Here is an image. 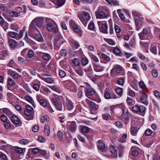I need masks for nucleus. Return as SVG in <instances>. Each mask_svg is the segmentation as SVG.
<instances>
[{
    "label": "nucleus",
    "mask_w": 160,
    "mask_h": 160,
    "mask_svg": "<svg viewBox=\"0 0 160 160\" xmlns=\"http://www.w3.org/2000/svg\"><path fill=\"white\" fill-rule=\"evenodd\" d=\"M86 83L88 86L85 88V95L87 98H89L96 92L93 88H91L88 83L87 82Z\"/></svg>",
    "instance_id": "6e6552de"
},
{
    "label": "nucleus",
    "mask_w": 160,
    "mask_h": 160,
    "mask_svg": "<svg viewBox=\"0 0 160 160\" xmlns=\"http://www.w3.org/2000/svg\"><path fill=\"white\" fill-rule=\"evenodd\" d=\"M102 118L105 120H111V117L110 115L108 113H105L102 114Z\"/></svg>",
    "instance_id": "7c9ffc66"
},
{
    "label": "nucleus",
    "mask_w": 160,
    "mask_h": 160,
    "mask_svg": "<svg viewBox=\"0 0 160 160\" xmlns=\"http://www.w3.org/2000/svg\"><path fill=\"white\" fill-rule=\"evenodd\" d=\"M78 17L85 27L86 26L88 21L91 18L90 14L86 11H84L81 14H78Z\"/></svg>",
    "instance_id": "f03ea898"
},
{
    "label": "nucleus",
    "mask_w": 160,
    "mask_h": 160,
    "mask_svg": "<svg viewBox=\"0 0 160 160\" xmlns=\"http://www.w3.org/2000/svg\"><path fill=\"white\" fill-rule=\"evenodd\" d=\"M43 80L46 82L49 83H54V79L51 78H43Z\"/></svg>",
    "instance_id": "c03bdc74"
},
{
    "label": "nucleus",
    "mask_w": 160,
    "mask_h": 160,
    "mask_svg": "<svg viewBox=\"0 0 160 160\" xmlns=\"http://www.w3.org/2000/svg\"><path fill=\"white\" fill-rule=\"evenodd\" d=\"M54 2L59 7H61L64 4L65 0H54Z\"/></svg>",
    "instance_id": "72a5a7b5"
},
{
    "label": "nucleus",
    "mask_w": 160,
    "mask_h": 160,
    "mask_svg": "<svg viewBox=\"0 0 160 160\" xmlns=\"http://www.w3.org/2000/svg\"><path fill=\"white\" fill-rule=\"evenodd\" d=\"M18 34V33L14 32H8L7 35L8 37H9L12 38H15L16 36Z\"/></svg>",
    "instance_id": "37998d69"
},
{
    "label": "nucleus",
    "mask_w": 160,
    "mask_h": 160,
    "mask_svg": "<svg viewBox=\"0 0 160 160\" xmlns=\"http://www.w3.org/2000/svg\"><path fill=\"white\" fill-rule=\"evenodd\" d=\"M66 107L68 110H71L74 107L73 103L70 100L67 99L66 100Z\"/></svg>",
    "instance_id": "6ab92c4d"
},
{
    "label": "nucleus",
    "mask_w": 160,
    "mask_h": 160,
    "mask_svg": "<svg viewBox=\"0 0 160 160\" xmlns=\"http://www.w3.org/2000/svg\"><path fill=\"white\" fill-rule=\"evenodd\" d=\"M7 83L10 86H13L15 84L14 81L12 78H8Z\"/></svg>",
    "instance_id": "58836bf2"
},
{
    "label": "nucleus",
    "mask_w": 160,
    "mask_h": 160,
    "mask_svg": "<svg viewBox=\"0 0 160 160\" xmlns=\"http://www.w3.org/2000/svg\"><path fill=\"white\" fill-rule=\"evenodd\" d=\"M113 53L117 56H120L121 54V50L118 47H116L113 48Z\"/></svg>",
    "instance_id": "4c0bfd02"
},
{
    "label": "nucleus",
    "mask_w": 160,
    "mask_h": 160,
    "mask_svg": "<svg viewBox=\"0 0 160 160\" xmlns=\"http://www.w3.org/2000/svg\"><path fill=\"white\" fill-rule=\"evenodd\" d=\"M81 62L83 66H86L88 63V60L86 58H82Z\"/></svg>",
    "instance_id": "de8ad7c7"
},
{
    "label": "nucleus",
    "mask_w": 160,
    "mask_h": 160,
    "mask_svg": "<svg viewBox=\"0 0 160 160\" xmlns=\"http://www.w3.org/2000/svg\"><path fill=\"white\" fill-rule=\"evenodd\" d=\"M62 97L61 96H59L58 95H54V97L51 99V100L54 105L62 102Z\"/></svg>",
    "instance_id": "dca6fc26"
},
{
    "label": "nucleus",
    "mask_w": 160,
    "mask_h": 160,
    "mask_svg": "<svg viewBox=\"0 0 160 160\" xmlns=\"http://www.w3.org/2000/svg\"><path fill=\"white\" fill-rule=\"evenodd\" d=\"M57 136L58 139L61 141H62L63 139V134L62 132L60 131H59L57 133Z\"/></svg>",
    "instance_id": "e2e57ef3"
},
{
    "label": "nucleus",
    "mask_w": 160,
    "mask_h": 160,
    "mask_svg": "<svg viewBox=\"0 0 160 160\" xmlns=\"http://www.w3.org/2000/svg\"><path fill=\"white\" fill-rule=\"evenodd\" d=\"M49 87L52 90L54 91H55L59 93L61 92V89L59 87L54 85L49 86Z\"/></svg>",
    "instance_id": "f704fd0d"
},
{
    "label": "nucleus",
    "mask_w": 160,
    "mask_h": 160,
    "mask_svg": "<svg viewBox=\"0 0 160 160\" xmlns=\"http://www.w3.org/2000/svg\"><path fill=\"white\" fill-rule=\"evenodd\" d=\"M80 132L83 134L84 133H87L89 130V128L85 126H81L80 127Z\"/></svg>",
    "instance_id": "a878e982"
},
{
    "label": "nucleus",
    "mask_w": 160,
    "mask_h": 160,
    "mask_svg": "<svg viewBox=\"0 0 160 160\" xmlns=\"http://www.w3.org/2000/svg\"><path fill=\"white\" fill-rule=\"evenodd\" d=\"M11 120L12 122L15 124H21V122L19 118L17 116L13 115L11 118Z\"/></svg>",
    "instance_id": "a211bd4d"
},
{
    "label": "nucleus",
    "mask_w": 160,
    "mask_h": 160,
    "mask_svg": "<svg viewBox=\"0 0 160 160\" xmlns=\"http://www.w3.org/2000/svg\"><path fill=\"white\" fill-rule=\"evenodd\" d=\"M108 3L111 5H113L114 6H118L119 5V2L118 1L116 0H105Z\"/></svg>",
    "instance_id": "473e14b6"
},
{
    "label": "nucleus",
    "mask_w": 160,
    "mask_h": 160,
    "mask_svg": "<svg viewBox=\"0 0 160 160\" xmlns=\"http://www.w3.org/2000/svg\"><path fill=\"white\" fill-rule=\"evenodd\" d=\"M57 109L60 111L62 110V102L54 104Z\"/></svg>",
    "instance_id": "a18cd8bd"
},
{
    "label": "nucleus",
    "mask_w": 160,
    "mask_h": 160,
    "mask_svg": "<svg viewBox=\"0 0 160 160\" xmlns=\"http://www.w3.org/2000/svg\"><path fill=\"white\" fill-rule=\"evenodd\" d=\"M69 42L72 47L76 48H78L80 45L79 43L76 41L72 38H70L69 39Z\"/></svg>",
    "instance_id": "aec40b11"
},
{
    "label": "nucleus",
    "mask_w": 160,
    "mask_h": 160,
    "mask_svg": "<svg viewBox=\"0 0 160 160\" xmlns=\"http://www.w3.org/2000/svg\"><path fill=\"white\" fill-rule=\"evenodd\" d=\"M38 3L39 7L40 8L44 7L46 4L45 2L42 0H39Z\"/></svg>",
    "instance_id": "680f3d73"
},
{
    "label": "nucleus",
    "mask_w": 160,
    "mask_h": 160,
    "mask_svg": "<svg viewBox=\"0 0 160 160\" xmlns=\"http://www.w3.org/2000/svg\"><path fill=\"white\" fill-rule=\"evenodd\" d=\"M104 40L106 42L110 45L113 46L115 44V42L112 39L104 38Z\"/></svg>",
    "instance_id": "79ce46f5"
},
{
    "label": "nucleus",
    "mask_w": 160,
    "mask_h": 160,
    "mask_svg": "<svg viewBox=\"0 0 160 160\" xmlns=\"http://www.w3.org/2000/svg\"><path fill=\"white\" fill-rule=\"evenodd\" d=\"M93 66L94 70L96 72H101L103 70V67L97 64H93Z\"/></svg>",
    "instance_id": "bb28decb"
},
{
    "label": "nucleus",
    "mask_w": 160,
    "mask_h": 160,
    "mask_svg": "<svg viewBox=\"0 0 160 160\" xmlns=\"http://www.w3.org/2000/svg\"><path fill=\"white\" fill-rule=\"evenodd\" d=\"M134 20L135 23L136 29L137 30H138L142 23L143 18L141 16L134 19Z\"/></svg>",
    "instance_id": "4468645a"
},
{
    "label": "nucleus",
    "mask_w": 160,
    "mask_h": 160,
    "mask_svg": "<svg viewBox=\"0 0 160 160\" xmlns=\"http://www.w3.org/2000/svg\"><path fill=\"white\" fill-rule=\"evenodd\" d=\"M72 28L74 32L76 33L79 34L81 32L80 27L77 24L74 26Z\"/></svg>",
    "instance_id": "c9c22d12"
},
{
    "label": "nucleus",
    "mask_w": 160,
    "mask_h": 160,
    "mask_svg": "<svg viewBox=\"0 0 160 160\" xmlns=\"http://www.w3.org/2000/svg\"><path fill=\"white\" fill-rule=\"evenodd\" d=\"M64 42V39L59 35H56L55 36L54 43L55 46L54 48L58 49L59 48L60 45H62Z\"/></svg>",
    "instance_id": "0eeeda50"
},
{
    "label": "nucleus",
    "mask_w": 160,
    "mask_h": 160,
    "mask_svg": "<svg viewBox=\"0 0 160 160\" xmlns=\"http://www.w3.org/2000/svg\"><path fill=\"white\" fill-rule=\"evenodd\" d=\"M15 65V63L14 62L13 60H11L8 64V66L12 68H14Z\"/></svg>",
    "instance_id": "4d7b16f0"
},
{
    "label": "nucleus",
    "mask_w": 160,
    "mask_h": 160,
    "mask_svg": "<svg viewBox=\"0 0 160 160\" xmlns=\"http://www.w3.org/2000/svg\"><path fill=\"white\" fill-rule=\"evenodd\" d=\"M132 14L134 19L136 18L142 16L141 14L137 11H132Z\"/></svg>",
    "instance_id": "e433bc0d"
},
{
    "label": "nucleus",
    "mask_w": 160,
    "mask_h": 160,
    "mask_svg": "<svg viewBox=\"0 0 160 160\" xmlns=\"http://www.w3.org/2000/svg\"><path fill=\"white\" fill-rule=\"evenodd\" d=\"M98 23L101 32L105 34L108 33V26L106 22L98 21Z\"/></svg>",
    "instance_id": "423d86ee"
},
{
    "label": "nucleus",
    "mask_w": 160,
    "mask_h": 160,
    "mask_svg": "<svg viewBox=\"0 0 160 160\" xmlns=\"http://www.w3.org/2000/svg\"><path fill=\"white\" fill-rule=\"evenodd\" d=\"M32 87L36 91H38L40 89V86L38 84L34 83L32 85Z\"/></svg>",
    "instance_id": "052dcab7"
},
{
    "label": "nucleus",
    "mask_w": 160,
    "mask_h": 160,
    "mask_svg": "<svg viewBox=\"0 0 160 160\" xmlns=\"http://www.w3.org/2000/svg\"><path fill=\"white\" fill-rule=\"evenodd\" d=\"M124 78H121L118 79L117 81V83L121 85H122L124 83Z\"/></svg>",
    "instance_id": "338daca9"
},
{
    "label": "nucleus",
    "mask_w": 160,
    "mask_h": 160,
    "mask_svg": "<svg viewBox=\"0 0 160 160\" xmlns=\"http://www.w3.org/2000/svg\"><path fill=\"white\" fill-rule=\"evenodd\" d=\"M120 9H118V11L119 13V16L120 19L123 21H125L126 20V18L122 12H121Z\"/></svg>",
    "instance_id": "49530a36"
},
{
    "label": "nucleus",
    "mask_w": 160,
    "mask_h": 160,
    "mask_svg": "<svg viewBox=\"0 0 160 160\" xmlns=\"http://www.w3.org/2000/svg\"><path fill=\"white\" fill-rule=\"evenodd\" d=\"M33 110V108L29 105H27L26 106V109L24 110V113L26 116L25 118L29 120L33 119V116L31 115L32 112Z\"/></svg>",
    "instance_id": "39448f33"
},
{
    "label": "nucleus",
    "mask_w": 160,
    "mask_h": 160,
    "mask_svg": "<svg viewBox=\"0 0 160 160\" xmlns=\"http://www.w3.org/2000/svg\"><path fill=\"white\" fill-rule=\"evenodd\" d=\"M85 101L87 104L93 109H96L98 108V106L96 105L94 102L90 101L88 99H86Z\"/></svg>",
    "instance_id": "4be33fe9"
},
{
    "label": "nucleus",
    "mask_w": 160,
    "mask_h": 160,
    "mask_svg": "<svg viewBox=\"0 0 160 160\" xmlns=\"http://www.w3.org/2000/svg\"><path fill=\"white\" fill-rule=\"evenodd\" d=\"M29 33L32 34V36L36 40L39 42H41L43 39L39 31L37 30H32V32Z\"/></svg>",
    "instance_id": "9b49d317"
},
{
    "label": "nucleus",
    "mask_w": 160,
    "mask_h": 160,
    "mask_svg": "<svg viewBox=\"0 0 160 160\" xmlns=\"http://www.w3.org/2000/svg\"><path fill=\"white\" fill-rule=\"evenodd\" d=\"M59 75L61 78H63L66 76V73L64 71L60 70L59 71Z\"/></svg>",
    "instance_id": "5fc2aeb1"
},
{
    "label": "nucleus",
    "mask_w": 160,
    "mask_h": 160,
    "mask_svg": "<svg viewBox=\"0 0 160 160\" xmlns=\"http://www.w3.org/2000/svg\"><path fill=\"white\" fill-rule=\"evenodd\" d=\"M139 85L141 88L144 89L146 91H147V87L143 82H140L139 83Z\"/></svg>",
    "instance_id": "8fccbe9b"
},
{
    "label": "nucleus",
    "mask_w": 160,
    "mask_h": 160,
    "mask_svg": "<svg viewBox=\"0 0 160 160\" xmlns=\"http://www.w3.org/2000/svg\"><path fill=\"white\" fill-rule=\"evenodd\" d=\"M146 110V108L143 105H135L131 108V110L133 113L138 114L142 116L144 115Z\"/></svg>",
    "instance_id": "7ed1b4c3"
},
{
    "label": "nucleus",
    "mask_w": 160,
    "mask_h": 160,
    "mask_svg": "<svg viewBox=\"0 0 160 160\" xmlns=\"http://www.w3.org/2000/svg\"><path fill=\"white\" fill-rule=\"evenodd\" d=\"M140 92L141 93V95L139 99V102L147 106L148 104V95L146 93L142 92L141 91Z\"/></svg>",
    "instance_id": "f8f14e48"
},
{
    "label": "nucleus",
    "mask_w": 160,
    "mask_h": 160,
    "mask_svg": "<svg viewBox=\"0 0 160 160\" xmlns=\"http://www.w3.org/2000/svg\"><path fill=\"white\" fill-rule=\"evenodd\" d=\"M86 73L88 77L91 78L92 77L93 72H92L90 66L88 68V69L85 70Z\"/></svg>",
    "instance_id": "c85d7f7f"
},
{
    "label": "nucleus",
    "mask_w": 160,
    "mask_h": 160,
    "mask_svg": "<svg viewBox=\"0 0 160 160\" xmlns=\"http://www.w3.org/2000/svg\"><path fill=\"white\" fill-rule=\"evenodd\" d=\"M116 93L121 96L122 93V89L120 88H117L116 89Z\"/></svg>",
    "instance_id": "6e6d98bb"
},
{
    "label": "nucleus",
    "mask_w": 160,
    "mask_h": 160,
    "mask_svg": "<svg viewBox=\"0 0 160 160\" xmlns=\"http://www.w3.org/2000/svg\"><path fill=\"white\" fill-rule=\"evenodd\" d=\"M29 142V141L28 139H22L20 140L19 141V143L23 145H26Z\"/></svg>",
    "instance_id": "3c124183"
},
{
    "label": "nucleus",
    "mask_w": 160,
    "mask_h": 160,
    "mask_svg": "<svg viewBox=\"0 0 160 160\" xmlns=\"http://www.w3.org/2000/svg\"><path fill=\"white\" fill-rule=\"evenodd\" d=\"M49 119L47 115H45L42 118H41V121L43 123L45 121H48Z\"/></svg>",
    "instance_id": "bf43d9fd"
},
{
    "label": "nucleus",
    "mask_w": 160,
    "mask_h": 160,
    "mask_svg": "<svg viewBox=\"0 0 160 160\" xmlns=\"http://www.w3.org/2000/svg\"><path fill=\"white\" fill-rule=\"evenodd\" d=\"M95 14L97 18H103L106 17L105 13L102 11L96 12Z\"/></svg>",
    "instance_id": "b1692460"
},
{
    "label": "nucleus",
    "mask_w": 160,
    "mask_h": 160,
    "mask_svg": "<svg viewBox=\"0 0 160 160\" xmlns=\"http://www.w3.org/2000/svg\"><path fill=\"white\" fill-rule=\"evenodd\" d=\"M122 71V67L119 65H114L110 71V76L115 77L119 75Z\"/></svg>",
    "instance_id": "20e7f679"
},
{
    "label": "nucleus",
    "mask_w": 160,
    "mask_h": 160,
    "mask_svg": "<svg viewBox=\"0 0 160 160\" xmlns=\"http://www.w3.org/2000/svg\"><path fill=\"white\" fill-rule=\"evenodd\" d=\"M8 42L9 46L11 48H14L16 47L17 42L14 39L11 38H9Z\"/></svg>",
    "instance_id": "393cba45"
},
{
    "label": "nucleus",
    "mask_w": 160,
    "mask_h": 160,
    "mask_svg": "<svg viewBox=\"0 0 160 160\" xmlns=\"http://www.w3.org/2000/svg\"><path fill=\"white\" fill-rule=\"evenodd\" d=\"M47 29L49 31H52L54 33H57L58 31V29L57 25L53 21L48 23L47 26Z\"/></svg>",
    "instance_id": "1a4fd4ad"
},
{
    "label": "nucleus",
    "mask_w": 160,
    "mask_h": 160,
    "mask_svg": "<svg viewBox=\"0 0 160 160\" xmlns=\"http://www.w3.org/2000/svg\"><path fill=\"white\" fill-rule=\"evenodd\" d=\"M67 127L69 131L72 133H75L76 132L77 125L75 122H68Z\"/></svg>",
    "instance_id": "9d476101"
},
{
    "label": "nucleus",
    "mask_w": 160,
    "mask_h": 160,
    "mask_svg": "<svg viewBox=\"0 0 160 160\" xmlns=\"http://www.w3.org/2000/svg\"><path fill=\"white\" fill-rule=\"evenodd\" d=\"M42 58L46 61H49L51 58L50 55L47 53L42 52Z\"/></svg>",
    "instance_id": "cd10ccee"
},
{
    "label": "nucleus",
    "mask_w": 160,
    "mask_h": 160,
    "mask_svg": "<svg viewBox=\"0 0 160 160\" xmlns=\"http://www.w3.org/2000/svg\"><path fill=\"white\" fill-rule=\"evenodd\" d=\"M8 73L14 79H18L20 77V75L15 72L8 70Z\"/></svg>",
    "instance_id": "412c9836"
},
{
    "label": "nucleus",
    "mask_w": 160,
    "mask_h": 160,
    "mask_svg": "<svg viewBox=\"0 0 160 160\" xmlns=\"http://www.w3.org/2000/svg\"><path fill=\"white\" fill-rule=\"evenodd\" d=\"M43 19L41 18H38L33 20L30 23L29 28V32H32V30H36V27H39L42 25Z\"/></svg>",
    "instance_id": "f257e3e1"
},
{
    "label": "nucleus",
    "mask_w": 160,
    "mask_h": 160,
    "mask_svg": "<svg viewBox=\"0 0 160 160\" xmlns=\"http://www.w3.org/2000/svg\"><path fill=\"white\" fill-rule=\"evenodd\" d=\"M150 50L151 52L154 54L156 55L157 53V47L154 44L152 43L150 48Z\"/></svg>",
    "instance_id": "2f4dec72"
},
{
    "label": "nucleus",
    "mask_w": 160,
    "mask_h": 160,
    "mask_svg": "<svg viewBox=\"0 0 160 160\" xmlns=\"http://www.w3.org/2000/svg\"><path fill=\"white\" fill-rule=\"evenodd\" d=\"M2 109V112L6 114L7 115H9L11 113L10 111L7 108H4Z\"/></svg>",
    "instance_id": "69168bd1"
},
{
    "label": "nucleus",
    "mask_w": 160,
    "mask_h": 160,
    "mask_svg": "<svg viewBox=\"0 0 160 160\" xmlns=\"http://www.w3.org/2000/svg\"><path fill=\"white\" fill-rule=\"evenodd\" d=\"M15 151L18 153H23L25 152V148L17 147L16 148Z\"/></svg>",
    "instance_id": "a19ab883"
},
{
    "label": "nucleus",
    "mask_w": 160,
    "mask_h": 160,
    "mask_svg": "<svg viewBox=\"0 0 160 160\" xmlns=\"http://www.w3.org/2000/svg\"><path fill=\"white\" fill-rule=\"evenodd\" d=\"M72 63L76 66H78L80 64V60L78 58L74 59L72 60Z\"/></svg>",
    "instance_id": "603ef678"
},
{
    "label": "nucleus",
    "mask_w": 160,
    "mask_h": 160,
    "mask_svg": "<svg viewBox=\"0 0 160 160\" xmlns=\"http://www.w3.org/2000/svg\"><path fill=\"white\" fill-rule=\"evenodd\" d=\"M97 146L98 149L101 152H103L105 151V144L101 140L98 141L97 142Z\"/></svg>",
    "instance_id": "f3484780"
},
{
    "label": "nucleus",
    "mask_w": 160,
    "mask_h": 160,
    "mask_svg": "<svg viewBox=\"0 0 160 160\" xmlns=\"http://www.w3.org/2000/svg\"><path fill=\"white\" fill-rule=\"evenodd\" d=\"M152 74L154 78H157L158 76L157 70L156 69H153L152 71Z\"/></svg>",
    "instance_id": "774afa93"
},
{
    "label": "nucleus",
    "mask_w": 160,
    "mask_h": 160,
    "mask_svg": "<svg viewBox=\"0 0 160 160\" xmlns=\"http://www.w3.org/2000/svg\"><path fill=\"white\" fill-rule=\"evenodd\" d=\"M94 25L92 21H91L88 25V28L90 30H93L94 28Z\"/></svg>",
    "instance_id": "0e129e2a"
},
{
    "label": "nucleus",
    "mask_w": 160,
    "mask_h": 160,
    "mask_svg": "<svg viewBox=\"0 0 160 160\" xmlns=\"http://www.w3.org/2000/svg\"><path fill=\"white\" fill-rule=\"evenodd\" d=\"M138 132L137 128L136 127H132L130 128L131 134L133 136H136Z\"/></svg>",
    "instance_id": "c756f323"
},
{
    "label": "nucleus",
    "mask_w": 160,
    "mask_h": 160,
    "mask_svg": "<svg viewBox=\"0 0 160 160\" xmlns=\"http://www.w3.org/2000/svg\"><path fill=\"white\" fill-rule=\"evenodd\" d=\"M104 97L106 99H109L117 98L115 94L112 92H109L108 90L106 89L104 92Z\"/></svg>",
    "instance_id": "ddd939ff"
},
{
    "label": "nucleus",
    "mask_w": 160,
    "mask_h": 160,
    "mask_svg": "<svg viewBox=\"0 0 160 160\" xmlns=\"http://www.w3.org/2000/svg\"><path fill=\"white\" fill-rule=\"evenodd\" d=\"M44 132L46 135L49 136L50 133V129L49 126L48 125H45L44 128Z\"/></svg>",
    "instance_id": "ea45409f"
},
{
    "label": "nucleus",
    "mask_w": 160,
    "mask_h": 160,
    "mask_svg": "<svg viewBox=\"0 0 160 160\" xmlns=\"http://www.w3.org/2000/svg\"><path fill=\"white\" fill-rule=\"evenodd\" d=\"M23 88L28 93L30 94H32V92L30 88L27 84H25L24 85Z\"/></svg>",
    "instance_id": "09e8293b"
},
{
    "label": "nucleus",
    "mask_w": 160,
    "mask_h": 160,
    "mask_svg": "<svg viewBox=\"0 0 160 160\" xmlns=\"http://www.w3.org/2000/svg\"><path fill=\"white\" fill-rule=\"evenodd\" d=\"M148 33V30L146 28H144L141 32L138 34L140 39L141 40L145 39Z\"/></svg>",
    "instance_id": "2eb2a0df"
},
{
    "label": "nucleus",
    "mask_w": 160,
    "mask_h": 160,
    "mask_svg": "<svg viewBox=\"0 0 160 160\" xmlns=\"http://www.w3.org/2000/svg\"><path fill=\"white\" fill-rule=\"evenodd\" d=\"M90 57L92 59V60L96 62H99V59L96 56L91 53L90 55Z\"/></svg>",
    "instance_id": "13d9d810"
},
{
    "label": "nucleus",
    "mask_w": 160,
    "mask_h": 160,
    "mask_svg": "<svg viewBox=\"0 0 160 160\" xmlns=\"http://www.w3.org/2000/svg\"><path fill=\"white\" fill-rule=\"evenodd\" d=\"M10 15L12 17L16 18L19 16L20 14L15 11H11L10 13Z\"/></svg>",
    "instance_id": "864d4df0"
},
{
    "label": "nucleus",
    "mask_w": 160,
    "mask_h": 160,
    "mask_svg": "<svg viewBox=\"0 0 160 160\" xmlns=\"http://www.w3.org/2000/svg\"><path fill=\"white\" fill-rule=\"evenodd\" d=\"M89 99L98 103H100L101 101V100L98 95L96 92Z\"/></svg>",
    "instance_id": "5701e85b"
}]
</instances>
